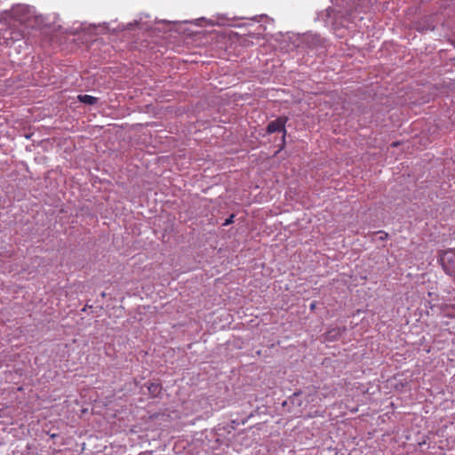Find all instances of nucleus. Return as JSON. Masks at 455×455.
Instances as JSON below:
<instances>
[{
	"instance_id": "nucleus-2",
	"label": "nucleus",
	"mask_w": 455,
	"mask_h": 455,
	"mask_svg": "<svg viewBox=\"0 0 455 455\" xmlns=\"http://www.w3.org/2000/svg\"><path fill=\"white\" fill-rule=\"evenodd\" d=\"M288 121L287 116H279L275 120L271 121L267 126V132L271 134L274 132H283L282 148L285 144L286 129L285 124Z\"/></svg>"
},
{
	"instance_id": "nucleus-8",
	"label": "nucleus",
	"mask_w": 455,
	"mask_h": 455,
	"mask_svg": "<svg viewBox=\"0 0 455 455\" xmlns=\"http://www.w3.org/2000/svg\"><path fill=\"white\" fill-rule=\"evenodd\" d=\"M315 307H316V303H315V301H314V302H312V303L310 304V310H315Z\"/></svg>"
},
{
	"instance_id": "nucleus-4",
	"label": "nucleus",
	"mask_w": 455,
	"mask_h": 455,
	"mask_svg": "<svg viewBox=\"0 0 455 455\" xmlns=\"http://www.w3.org/2000/svg\"><path fill=\"white\" fill-rule=\"evenodd\" d=\"M148 389L151 396L156 397L161 393L162 387L159 383H149Z\"/></svg>"
},
{
	"instance_id": "nucleus-3",
	"label": "nucleus",
	"mask_w": 455,
	"mask_h": 455,
	"mask_svg": "<svg viewBox=\"0 0 455 455\" xmlns=\"http://www.w3.org/2000/svg\"><path fill=\"white\" fill-rule=\"evenodd\" d=\"M77 98L80 102L87 104V105H94L95 103H97V100H98L97 98L88 95V94H81V95H78Z\"/></svg>"
},
{
	"instance_id": "nucleus-5",
	"label": "nucleus",
	"mask_w": 455,
	"mask_h": 455,
	"mask_svg": "<svg viewBox=\"0 0 455 455\" xmlns=\"http://www.w3.org/2000/svg\"><path fill=\"white\" fill-rule=\"evenodd\" d=\"M337 335H340V330H332L327 333V339H334Z\"/></svg>"
},
{
	"instance_id": "nucleus-1",
	"label": "nucleus",
	"mask_w": 455,
	"mask_h": 455,
	"mask_svg": "<svg viewBox=\"0 0 455 455\" xmlns=\"http://www.w3.org/2000/svg\"><path fill=\"white\" fill-rule=\"evenodd\" d=\"M439 261L447 275L455 276V249L443 251L439 256Z\"/></svg>"
},
{
	"instance_id": "nucleus-6",
	"label": "nucleus",
	"mask_w": 455,
	"mask_h": 455,
	"mask_svg": "<svg viewBox=\"0 0 455 455\" xmlns=\"http://www.w3.org/2000/svg\"><path fill=\"white\" fill-rule=\"evenodd\" d=\"M378 234L380 235V236H379L380 240H386L388 235L387 233H386L385 231H379Z\"/></svg>"
},
{
	"instance_id": "nucleus-7",
	"label": "nucleus",
	"mask_w": 455,
	"mask_h": 455,
	"mask_svg": "<svg viewBox=\"0 0 455 455\" xmlns=\"http://www.w3.org/2000/svg\"><path fill=\"white\" fill-rule=\"evenodd\" d=\"M234 217H235L234 215H231L228 219H227L225 220V222L223 223V226H228V225L233 223Z\"/></svg>"
}]
</instances>
